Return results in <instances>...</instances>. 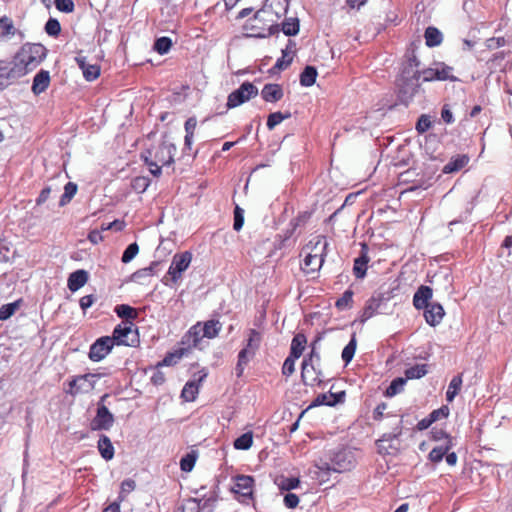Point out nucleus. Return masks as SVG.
<instances>
[{"instance_id":"1","label":"nucleus","mask_w":512,"mask_h":512,"mask_svg":"<svg viewBox=\"0 0 512 512\" xmlns=\"http://www.w3.org/2000/svg\"><path fill=\"white\" fill-rule=\"evenodd\" d=\"M419 64L420 63L415 55L410 56L402 70L401 77L398 80V98L404 105H408L413 100L414 96L420 91Z\"/></svg>"},{"instance_id":"2","label":"nucleus","mask_w":512,"mask_h":512,"mask_svg":"<svg viewBox=\"0 0 512 512\" xmlns=\"http://www.w3.org/2000/svg\"><path fill=\"white\" fill-rule=\"evenodd\" d=\"M47 54L46 48L39 43H26L15 54L12 64L24 76L28 72L34 70L45 59Z\"/></svg>"},{"instance_id":"3","label":"nucleus","mask_w":512,"mask_h":512,"mask_svg":"<svg viewBox=\"0 0 512 512\" xmlns=\"http://www.w3.org/2000/svg\"><path fill=\"white\" fill-rule=\"evenodd\" d=\"M175 152L176 147L174 144L162 142L157 147L147 150L141 157L149 167L150 173L155 177H159L162 173L161 168L163 166L173 164Z\"/></svg>"},{"instance_id":"4","label":"nucleus","mask_w":512,"mask_h":512,"mask_svg":"<svg viewBox=\"0 0 512 512\" xmlns=\"http://www.w3.org/2000/svg\"><path fill=\"white\" fill-rule=\"evenodd\" d=\"M243 29L247 37L266 38L279 32V25L275 17H269L266 10L260 9L245 22Z\"/></svg>"},{"instance_id":"5","label":"nucleus","mask_w":512,"mask_h":512,"mask_svg":"<svg viewBox=\"0 0 512 512\" xmlns=\"http://www.w3.org/2000/svg\"><path fill=\"white\" fill-rule=\"evenodd\" d=\"M312 242H310L306 247L305 251H307L304 261L302 270L306 274H314L323 265L324 262V251L328 245L325 237L318 236L317 241L314 244V247H311Z\"/></svg>"},{"instance_id":"6","label":"nucleus","mask_w":512,"mask_h":512,"mask_svg":"<svg viewBox=\"0 0 512 512\" xmlns=\"http://www.w3.org/2000/svg\"><path fill=\"white\" fill-rule=\"evenodd\" d=\"M204 337L205 336H203L201 330V322H198L197 324L193 325L182 337L181 345H183V347L177 353L167 355L162 360V362L158 364V366L172 365L173 363H175V358H181L185 351L190 350L192 348L200 347L201 341Z\"/></svg>"},{"instance_id":"7","label":"nucleus","mask_w":512,"mask_h":512,"mask_svg":"<svg viewBox=\"0 0 512 512\" xmlns=\"http://www.w3.org/2000/svg\"><path fill=\"white\" fill-rule=\"evenodd\" d=\"M262 337L261 334L255 329H250L248 332V339L245 347L239 352L238 362L236 365V374L240 377L243 374L244 368L247 363L252 359L258 350Z\"/></svg>"},{"instance_id":"8","label":"nucleus","mask_w":512,"mask_h":512,"mask_svg":"<svg viewBox=\"0 0 512 512\" xmlns=\"http://www.w3.org/2000/svg\"><path fill=\"white\" fill-rule=\"evenodd\" d=\"M114 345L135 346L139 342L137 329L131 321H125L115 327L112 337Z\"/></svg>"},{"instance_id":"9","label":"nucleus","mask_w":512,"mask_h":512,"mask_svg":"<svg viewBox=\"0 0 512 512\" xmlns=\"http://www.w3.org/2000/svg\"><path fill=\"white\" fill-rule=\"evenodd\" d=\"M258 95V88L251 82H244L231 92L227 99V108H235Z\"/></svg>"},{"instance_id":"10","label":"nucleus","mask_w":512,"mask_h":512,"mask_svg":"<svg viewBox=\"0 0 512 512\" xmlns=\"http://www.w3.org/2000/svg\"><path fill=\"white\" fill-rule=\"evenodd\" d=\"M106 398H108V395H103L98 403L96 416L91 422L92 430H109L114 424L113 414L103 404Z\"/></svg>"},{"instance_id":"11","label":"nucleus","mask_w":512,"mask_h":512,"mask_svg":"<svg viewBox=\"0 0 512 512\" xmlns=\"http://www.w3.org/2000/svg\"><path fill=\"white\" fill-rule=\"evenodd\" d=\"M192 261V254L189 251L178 253L173 256L172 263L169 267L168 274L171 280L177 283L182 273L186 271Z\"/></svg>"},{"instance_id":"12","label":"nucleus","mask_w":512,"mask_h":512,"mask_svg":"<svg viewBox=\"0 0 512 512\" xmlns=\"http://www.w3.org/2000/svg\"><path fill=\"white\" fill-rule=\"evenodd\" d=\"M114 339L104 336L97 339L90 347L89 358L94 362L103 360L112 350Z\"/></svg>"},{"instance_id":"13","label":"nucleus","mask_w":512,"mask_h":512,"mask_svg":"<svg viewBox=\"0 0 512 512\" xmlns=\"http://www.w3.org/2000/svg\"><path fill=\"white\" fill-rule=\"evenodd\" d=\"M301 379L305 385H320L322 383V371L319 363L302 362Z\"/></svg>"},{"instance_id":"14","label":"nucleus","mask_w":512,"mask_h":512,"mask_svg":"<svg viewBox=\"0 0 512 512\" xmlns=\"http://www.w3.org/2000/svg\"><path fill=\"white\" fill-rule=\"evenodd\" d=\"M78 67L82 70L83 76L87 81H94L100 75V66L96 63H90L86 57L79 53L75 57Z\"/></svg>"},{"instance_id":"15","label":"nucleus","mask_w":512,"mask_h":512,"mask_svg":"<svg viewBox=\"0 0 512 512\" xmlns=\"http://www.w3.org/2000/svg\"><path fill=\"white\" fill-rule=\"evenodd\" d=\"M254 479L252 476L238 475L235 477V485L232 488L234 493L245 498H251L253 493Z\"/></svg>"},{"instance_id":"16","label":"nucleus","mask_w":512,"mask_h":512,"mask_svg":"<svg viewBox=\"0 0 512 512\" xmlns=\"http://www.w3.org/2000/svg\"><path fill=\"white\" fill-rule=\"evenodd\" d=\"M288 8L287 0H266L262 10H266L269 17H275V22L282 17Z\"/></svg>"},{"instance_id":"17","label":"nucleus","mask_w":512,"mask_h":512,"mask_svg":"<svg viewBox=\"0 0 512 512\" xmlns=\"http://www.w3.org/2000/svg\"><path fill=\"white\" fill-rule=\"evenodd\" d=\"M206 376L207 373H203L198 377V379L188 381L181 392V397L187 402H193L196 399L199 387Z\"/></svg>"},{"instance_id":"18","label":"nucleus","mask_w":512,"mask_h":512,"mask_svg":"<svg viewBox=\"0 0 512 512\" xmlns=\"http://www.w3.org/2000/svg\"><path fill=\"white\" fill-rule=\"evenodd\" d=\"M424 310L425 320L430 326L438 325L445 315L444 309L439 303H432Z\"/></svg>"},{"instance_id":"19","label":"nucleus","mask_w":512,"mask_h":512,"mask_svg":"<svg viewBox=\"0 0 512 512\" xmlns=\"http://www.w3.org/2000/svg\"><path fill=\"white\" fill-rule=\"evenodd\" d=\"M433 291L429 286H420L413 296V305L416 309H424L429 306Z\"/></svg>"},{"instance_id":"20","label":"nucleus","mask_w":512,"mask_h":512,"mask_svg":"<svg viewBox=\"0 0 512 512\" xmlns=\"http://www.w3.org/2000/svg\"><path fill=\"white\" fill-rule=\"evenodd\" d=\"M21 70L12 64V67H0V90L5 89L11 83L23 75L20 73Z\"/></svg>"},{"instance_id":"21","label":"nucleus","mask_w":512,"mask_h":512,"mask_svg":"<svg viewBox=\"0 0 512 512\" xmlns=\"http://www.w3.org/2000/svg\"><path fill=\"white\" fill-rule=\"evenodd\" d=\"M345 392L341 391L338 393H329V394H319L310 407L319 406V405H327V406H335L338 403L344 402Z\"/></svg>"},{"instance_id":"22","label":"nucleus","mask_w":512,"mask_h":512,"mask_svg":"<svg viewBox=\"0 0 512 512\" xmlns=\"http://www.w3.org/2000/svg\"><path fill=\"white\" fill-rule=\"evenodd\" d=\"M89 279V273L86 270L79 269L69 275L68 288L75 292L83 287Z\"/></svg>"},{"instance_id":"23","label":"nucleus","mask_w":512,"mask_h":512,"mask_svg":"<svg viewBox=\"0 0 512 512\" xmlns=\"http://www.w3.org/2000/svg\"><path fill=\"white\" fill-rule=\"evenodd\" d=\"M283 95V89L279 84H266L261 91V96L266 102H277L282 99Z\"/></svg>"},{"instance_id":"24","label":"nucleus","mask_w":512,"mask_h":512,"mask_svg":"<svg viewBox=\"0 0 512 512\" xmlns=\"http://www.w3.org/2000/svg\"><path fill=\"white\" fill-rule=\"evenodd\" d=\"M50 83V74L46 70H40L33 79L32 91L35 95L44 92Z\"/></svg>"},{"instance_id":"25","label":"nucleus","mask_w":512,"mask_h":512,"mask_svg":"<svg viewBox=\"0 0 512 512\" xmlns=\"http://www.w3.org/2000/svg\"><path fill=\"white\" fill-rule=\"evenodd\" d=\"M344 457V453H337L332 459L331 465L325 462L320 466V469L333 470L335 472L348 470L351 467V462L345 461Z\"/></svg>"},{"instance_id":"26","label":"nucleus","mask_w":512,"mask_h":512,"mask_svg":"<svg viewBox=\"0 0 512 512\" xmlns=\"http://www.w3.org/2000/svg\"><path fill=\"white\" fill-rule=\"evenodd\" d=\"M383 297L381 295L372 296L367 302L361 315V322H365L370 319L379 309Z\"/></svg>"},{"instance_id":"27","label":"nucleus","mask_w":512,"mask_h":512,"mask_svg":"<svg viewBox=\"0 0 512 512\" xmlns=\"http://www.w3.org/2000/svg\"><path fill=\"white\" fill-rule=\"evenodd\" d=\"M469 162V157L467 155H457L443 167L442 172L445 174H450L456 171L461 170L465 167Z\"/></svg>"},{"instance_id":"28","label":"nucleus","mask_w":512,"mask_h":512,"mask_svg":"<svg viewBox=\"0 0 512 512\" xmlns=\"http://www.w3.org/2000/svg\"><path fill=\"white\" fill-rule=\"evenodd\" d=\"M70 393L76 394L78 392L89 391L92 388V384L89 380V375H81L70 381L69 383Z\"/></svg>"},{"instance_id":"29","label":"nucleus","mask_w":512,"mask_h":512,"mask_svg":"<svg viewBox=\"0 0 512 512\" xmlns=\"http://www.w3.org/2000/svg\"><path fill=\"white\" fill-rule=\"evenodd\" d=\"M98 450L101 454V456L105 460H111L114 456V447L112 445V442L110 438L106 435H101L98 440Z\"/></svg>"},{"instance_id":"30","label":"nucleus","mask_w":512,"mask_h":512,"mask_svg":"<svg viewBox=\"0 0 512 512\" xmlns=\"http://www.w3.org/2000/svg\"><path fill=\"white\" fill-rule=\"evenodd\" d=\"M306 343H307V339L304 334H302V333L296 334L293 337L292 342H291V350H290L289 356H292V357L298 359L302 355V353L305 349Z\"/></svg>"},{"instance_id":"31","label":"nucleus","mask_w":512,"mask_h":512,"mask_svg":"<svg viewBox=\"0 0 512 512\" xmlns=\"http://www.w3.org/2000/svg\"><path fill=\"white\" fill-rule=\"evenodd\" d=\"M452 447V439H447V441L441 445L434 447L429 453V459L432 462H440L443 457L447 454V452Z\"/></svg>"},{"instance_id":"32","label":"nucleus","mask_w":512,"mask_h":512,"mask_svg":"<svg viewBox=\"0 0 512 512\" xmlns=\"http://www.w3.org/2000/svg\"><path fill=\"white\" fill-rule=\"evenodd\" d=\"M222 328V324L218 320H208L203 325L201 324V330L203 336L208 339L215 338Z\"/></svg>"},{"instance_id":"33","label":"nucleus","mask_w":512,"mask_h":512,"mask_svg":"<svg viewBox=\"0 0 512 512\" xmlns=\"http://www.w3.org/2000/svg\"><path fill=\"white\" fill-rule=\"evenodd\" d=\"M425 42L428 47H435L442 43L443 35L435 27H428L425 31Z\"/></svg>"},{"instance_id":"34","label":"nucleus","mask_w":512,"mask_h":512,"mask_svg":"<svg viewBox=\"0 0 512 512\" xmlns=\"http://www.w3.org/2000/svg\"><path fill=\"white\" fill-rule=\"evenodd\" d=\"M436 67V79L439 81H457V77H455L452 72L453 68L444 64V63H437L435 65Z\"/></svg>"},{"instance_id":"35","label":"nucleus","mask_w":512,"mask_h":512,"mask_svg":"<svg viewBox=\"0 0 512 512\" xmlns=\"http://www.w3.org/2000/svg\"><path fill=\"white\" fill-rule=\"evenodd\" d=\"M317 77V70L313 66H306L303 72L300 75V83L302 86L309 87L312 86Z\"/></svg>"},{"instance_id":"36","label":"nucleus","mask_w":512,"mask_h":512,"mask_svg":"<svg viewBox=\"0 0 512 512\" xmlns=\"http://www.w3.org/2000/svg\"><path fill=\"white\" fill-rule=\"evenodd\" d=\"M462 386V377L461 375L454 376L449 383L446 399L448 402H452L455 396L458 394Z\"/></svg>"},{"instance_id":"37","label":"nucleus","mask_w":512,"mask_h":512,"mask_svg":"<svg viewBox=\"0 0 512 512\" xmlns=\"http://www.w3.org/2000/svg\"><path fill=\"white\" fill-rule=\"evenodd\" d=\"M368 262L369 258L366 254H362L360 257L355 259L353 272L356 278H363L366 275Z\"/></svg>"},{"instance_id":"38","label":"nucleus","mask_w":512,"mask_h":512,"mask_svg":"<svg viewBox=\"0 0 512 512\" xmlns=\"http://www.w3.org/2000/svg\"><path fill=\"white\" fill-rule=\"evenodd\" d=\"M21 304L22 300L19 299L12 303L2 305L0 307V320L4 321L10 318L21 307Z\"/></svg>"},{"instance_id":"39","label":"nucleus","mask_w":512,"mask_h":512,"mask_svg":"<svg viewBox=\"0 0 512 512\" xmlns=\"http://www.w3.org/2000/svg\"><path fill=\"white\" fill-rule=\"evenodd\" d=\"M427 365L426 364H417L413 367L406 369L405 376L407 379H419L427 374Z\"/></svg>"},{"instance_id":"40","label":"nucleus","mask_w":512,"mask_h":512,"mask_svg":"<svg viewBox=\"0 0 512 512\" xmlns=\"http://www.w3.org/2000/svg\"><path fill=\"white\" fill-rule=\"evenodd\" d=\"M253 444L252 432H246L234 441V448L237 450H248Z\"/></svg>"},{"instance_id":"41","label":"nucleus","mask_w":512,"mask_h":512,"mask_svg":"<svg viewBox=\"0 0 512 512\" xmlns=\"http://www.w3.org/2000/svg\"><path fill=\"white\" fill-rule=\"evenodd\" d=\"M115 312L120 318L127 321L133 320L137 317V311L129 305L121 304L115 307Z\"/></svg>"},{"instance_id":"42","label":"nucleus","mask_w":512,"mask_h":512,"mask_svg":"<svg viewBox=\"0 0 512 512\" xmlns=\"http://www.w3.org/2000/svg\"><path fill=\"white\" fill-rule=\"evenodd\" d=\"M357 341L355 335L352 336L350 342L344 347L342 351V360L348 364L354 357L356 351Z\"/></svg>"},{"instance_id":"43","label":"nucleus","mask_w":512,"mask_h":512,"mask_svg":"<svg viewBox=\"0 0 512 512\" xmlns=\"http://www.w3.org/2000/svg\"><path fill=\"white\" fill-rule=\"evenodd\" d=\"M282 31L287 36H294L299 32V21L297 18H289L282 24Z\"/></svg>"},{"instance_id":"44","label":"nucleus","mask_w":512,"mask_h":512,"mask_svg":"<svg viewBox=\"0 0 512 512\" xmlns=\"http://www.w3.org/2000/svg\"><path fill=\"white\" fill-rule=\"evenodd\" d=\"M0 29L3 37L13 36L15 34V27L11 18L3 16L0 18Z\"/></svg>"},{"instance_id":"45","label":"nucleus","mask_w":512,"mask_h":512,"mask_svg":"<svg viewBox=\"0 0 512 512\" xmlns=\"http://www.w3.org/2000/svg\"><path fill=\"white\" fill-rule=\"evenodd\" d=\"M291 114L288 112L283 114L281 112H274L268 116L267 119V127L269 130L274 129L278 124H280L283 120L290 118Z\"/></svg>"},{"instance_id":"46","label":"nucleus","mask_w":512,"mask_h":512,"mask_svg":"<svg viewBox=\"0 0 512 512\" xmlns=\"http://www.w3.org/2000/svg\"><path fill=\"white\" fill-rule=\"evenodd\" d=\"M406 384V379L404 378H396L394 379L389 387L386 389V395L389 397L395 396L399 392H401Z\"/></svg>"},{"instance_id":"47","label":"nucleus","mask_w":512,"mask_h":512,"mask_svg":"<svg viewBox=\"0 0 512 512\" xmlns=\"http://www.w3.org/2000/svg\"><path fill=\"white\" fill-rule=\"evenodd\" d=\"M131 185L136 192L143 193L149 187L150 179L145 176H138L132 180Z\"/></svg>"},{"instance_id":"48","label":"nucleus","mask_w":512,"mask_h":512,"mask_svg":"<svg viewBox=\"0 0 512 512\" xmlns=\"http://www.w3.org/2000/svg\"><path fill=\"white\" fill-rule=\"evenodd\" d=\"M172 46V41L168 37L158 38L154 43V49L161 55L166 54Z\"/></svg>"},{"instance_id":"49","label":"nucleus","mask_w":512,"mask_h":512,"mask_svg":"<svg viewBox=\"0 0 512 512\" xmlns=\"http://www.w3.org/2000/svg\"><path fill=\"white\" fill-rule=\"evenodd\" d=\"M139 246L137 243L130 244L123 252L121 261L123 263H129L138 254Z\"/></svg>"},{"instance_id":"50","label":"nucleus","mask_w":512,"mask_h":512,"mask_svg":"<svg viewBox=\"0 0 512 512\" xmlns=\"http://www.w3.org/2000/svg\"><path fill=\"white\" fill-rule=\"evenodd\" d=\"M352 298H353V292L351 290H346L343 293L342 297L336 301V307L340 310L350 307V305L352 303Z\"/></svg>"},{"instance_id":"51","label":"nucleus","mask_w":512,"mask_h":512,"mask_svg":"<svg viewBox=\"0 0 512 512\" xmlns=\"http://www.w3.org/2000/svg\"><path fill=\"white\" fill-rule=\"evenodd\" d=\"M45 31L51 36L58 35L61 31V26L58 20L49 19L45 25Z\"/></svg>"},{"instance_id":"52","label":"nucleus","mask_w":512,"mask_h":512,"mask_svg":"<svg viewBox=\"0 0 512 512\" xmlns=\"http://www.w3.org/2000/svg\"><path fill=\"white\" fill-rule=\"evenodd\" d=\"M300 481L298 478H282L278 484L281 490L290 491L298 487Z\"/></svg>"},{"instance_id":"53","label":"nucleus","mask_w":512,"mask_h":512,"mask_svg":"<svg viewBox=\"0 0 512 512\" xmlns=\"http://www.w3.org/2000/svg\"><path fill=\"white\" fill-rule=\"evenodd\" d=\"M196 462L195 456L191 454H187L185 457H183L180 461V467L182 471L190 472Z\"/></svg>"},{"instance_id":"54","label":"nucleus","mask_w":512,"mask_h":512,"mask_svg":"<svg viewBox=\"0 0 512 512\" xmlns=\"http://www.w3.org/2000/svg\"><path fill=\"white\" fill-rule=\"evenodd\" d=\"M297 358H294L292 356H288L284 363H283V367H282V373L283 375L285 376H290L292 375L294 372H295V361H296Z\"/></svg>"},{"instance_id":"55","label":"nucleus","mask_w":512,"mask_h":512,"mask_svg":"<svg viewBox=\"0 0 512 512\" xmlns=\"http://www.w3.org/2000/svg\"><path fill=\"white\" fill-rule=\"evenodd\" d=\"M135 487H136V483L134 480H132V479L124 480L121 484V493L119 495V500L123 501L125 498L124 495L133 491L135 489Z\"/></svg>"},{"instance_id":"56","label":"nucleus","mask_w":512,"mask_h":512,"mask_svg":"<svg viewBox=\"0 0 512 512\" xmlns=\"http://www.w3.org/2000/svg\"><path fill=\"white\" fill-rule=\"evenodd\" d=\"M243 214H244L243 209H241L239 206H236V208L234 210V224H233V228L236 231H239L243 226V223H244Z\"/></svg>"},{"instance_id":"57","label":"nucleus","mask_w":512,"mask_h":512,"mask_svg":"<svg viewBox=\"0 0 512 512\" xmlns=\"http://www.w3.org/2000/svg\"><path fill=\"white\" fill-rule=\"evenodd\" d=\"M430 127H431V121L427 115H422L416 123V130L419 133L426 132Z\"/></svg>"},{"instance_id":"58","label":"nucleus","mask_w":512,"mask_h":512,"mask_svg":"<svg viewBox=\"0 0 512 512\" xmlns=\"http://www.w3.org/2000/svg\"><path fill=\"white\" fill-rule=\"evenodd\" d=\"M506 44L504 37H492L486 41V46L490 50L500 48Z\"/></svg>"},{"instance_id":"59","label":"nucleus","mask_w":512,"mask_h":512,"mask_svg":"<svg viewBox=\"0 0 512 512\" xmlns=\"http://www.w3.org/2000/svg\"><path fill=\"white\" fill-rule=\"evenodd\" d=\"M400 435H401V428L400 427H397L393 433L384 434L383 437L380 440H378L379 448L380 449L383 448L382 444L384 442H389V441H392L394 439H397Z\"/></svg>"},{"instance_id":"60","label":"nucleus","mask_w":512,"mask_h":512,"mask_svg":"<svg viewBox=\"0 0 512 512\" xmlns=\"http://www.w3.org/2000/svg\"><path fill=\"white\" fill-rule=\"evenodd\" d=\"M449 414V410L447 407H441L439 409H436L432 411L429 415L430 419L434 423L435 421L439 420L440 418H445Z\"/></svg>"},{"instance_id":"61","label":"nucleus","mask_w":512,"mask_h":512,"mask_svg":"<svg viewBox=\"0 0 512 512\" xmlns=\"http://www.w3.org/2000/svg\"><path fill=\"white\" fill-rule=\"evenodd\" d=\"M284 503L287 508L293 509L299 504V497L294 493H288L284 497Z\"/></svg>"},{"instance_id":"62","label":"nucleus","mask_w":512,"mask_h":512,"mask_svg":"<svg viewBox=\"0 0 512 512\" xmlns=\"http://www.w3.org/2000/svg\"><path fill=\"white\" fill-rule=\"evenodd\" d=\"M421 76L423 78V81H425V82L437 80L436 79V67L427 68V69H424L423 71H420V77Z\"/></svg>"},{"instance_id":"63","label":"nucleus","mask_w":512,"mask_h":512,"mask_svg":"<svg viewBox=\"0 0 512 512\" xmlns=\"http://www.w3.org/2000/svg\"><path fill=\"white\" fill-rule=\"evenodd\" d=\"M291 62H292V56L284 57V54H282V57L276 61V64L274 65V69L284 70L291 64Z\"/></svg>"},{"instance_id":"64","label":"nucleus","mask_w":512,"mask_h":512,"mask_svg":"<svg viewBox=\"0 0 512 512\" xmlns=\"http://www.w3.org/2000/svg\"><path fill=\"white\" fill-rule=\"evenodd\" d=\"M94 302H95L94 295H86L80 299L79 304H80L81 309L83 311H86L89 307H91L93 305Z\"/></svg>"}]
</instances>
